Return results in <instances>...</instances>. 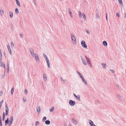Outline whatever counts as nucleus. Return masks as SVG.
Returning <instances> with one entry per match:
<instances>
[{
    "label": "nucleus",
    "instance_id": "nucleus-44",
    "mask_svg": "<svg viewBox=\"0 0 126 126\" xmlns=\"http://www.w3.org/2000/svg\"><path fill=\"white\" fill-rule=\"evenodd\" d=\"M8 110H6V112H5V115H7L8 114Z\"/></svg>",
    "mask_w": 126,
    "mask_h": 126
},
{
    "label": "nucleus",
    "instance_id": "nucleus-17",
    "mask_svg": "<svg viewBox=\"0 0 126 126\" xmlns=\"http://www.w3.org/2000/svg\"><path fill=\"white\" fill-rule=\"evenodd\" d=\"M9 14H10V18L12 17L13 16V14L12 12L11 11L9 13Z\"/></svg>",
    "mask_w": 126,
    "mask_h": 126
},
{
    "label": "nucleus",
    "instance_id": "nucleus-35",
    "mask_svg": "<svg viewBox=\"0 0 126 126\" xmlns=\"http://www.w3.org/2000/svg\"><path fill=\"white\" fill-rule=\"evenodd\" d=\"M0 14L2 15L4 13V11L3 10H1L0 11Z\"/></svg>",
    "mask_w": 126,
    "mask_h": 126
},
{
    "label": "nucleus",
    "instance_id": "nucleus-3",
    "mask_svg": "<svg viewBox=\"0 0 126 126\" xmlns=\"http://www.w3.org/2000/svg\"><path fill=\"white\" fill-rule=\"evenodd\" d=\"M71 37L74 43L75 44L76 43V40L75 36L73 35H71Z\"/></svg>",
    "mask_w": 126,
    "mask_h": 126
},
{
    "label": "nucleus",
    "instance_id": "nucleus-61",
    "mask_svg": "<svg viewBox=\"0 0 126 126\" xmlns=\"http://www.w3.org/2000/svg\"><path fill=\"white\" fill-rule=\"evenodd\" d=\"M91 126H96L95 125L93 124Z\"/></svg>",
    "mask_w": 126,
    "mask_h": 126
},
{
    "label": "nucleus",
    "instance_id": "nucleus-41",
    "mask_svg": "<svg viewBox=\"0 0 126 126\" xmlns=\"http://www.w3.org/2000/svg\"><path fill=\"white\" fill-rule=\"evenodd\" d=\"M54 107H52V108H50L49 110V111L50 112L52 111L54 109Z\"/></svg>",
    "mask_w": 126,
    "mask_h": 126
},
{
    "label": "nucleus",
    "instance_id": "nucleus-30",
    "mask_svg": "<svg viewBox=\"0 0 126 126\" xmlns=\"http://www.w3.org/2000/svg\"><path fill=\"white\" fill-rule=\"evenodd\" d=\"M39 124V122L38 121H36L35 123V125L37 126Z\"/></svg>",
    "mask_w": 126,
    "mask_h": 126
},
{
    "label": "nucleus",
    "instance_id": "nucleus-40",
    "mask_svg": "<svg viewBox=\"0 0 126 126\" xmlns=\"http://www.w3.org/2000/svg\"><path fill=\"white\" fill-rule=\"evenodd\" d=\"M110 70L112 73H113L114 72V71L113 70L110 69Z\"/></svg>",
    "mask_w": 126,
    "mask_h": 126
},
{
    "label": "nucleus",
    "instance_id": "nucleus-19",
    "mask_svg": "<svg viewBox=\"0 0 126 126\" xmlns=\"http://www.w3.org/2000/svg\"><path fill=\"white\" fill-rule=\"evenodd\" d=\"M16 3L17 5L19 7L20 6V3H19L18 0L17 1H16Z\"/></svg>",
    "mask_w": 126,
    "mask_h": 126
},
{
    "label": "nucleus",
    "instance_id": "nucleus-23",
    "mask_svg": "<svg viewBox=\"0 0 126 126\" xmlns=\"http://www.w3.org/2000/svg\"><path fill=\"white\" fill-rule=\"evenodd\" d=\"M82 62L85 65H86V62L83 59L82 60Z\"/></svg>",
    "mask_w": 126,
    "mask_h": 126
},
{
    "label": "nucleus",
    "instance_id": "nucleus-62",
    "mask_svg": "<svg viewBox=\"0 0 126 126\" xmlns=\"http://www.w3.org/2000/svg\"><path fill=\"white\" fill-rule=\"evenodd\" d=\"M9 72V68L7 69V72L8 73Z\"/></svg>",
    "mask_w": 126,
    "mask_h": 126
},
{
    "label": "nucleus",
    "instance_id": "nucleus-21",
    "mask_svg": "<svg viewBox=\"0 0 126 126\" xmlns=\"http://www.w3.org/2000/svg\"><path fill=\"white\" fill-rule=\"evenodd\" d=\"M89 123L91 126L93 124V122L91 120H89Z\"/></svg>",
    "mask_w": 126,
    "mask_h": 126
},
{
    "label": "nucleus",
    "instance_id": "nucleus-22",
    "mask_svg": "<svg viewBox=\"0 0 126 126\" xmlns=\"http://www.w3.org/2000/svg\"><path fill=\"white\" fill-rule=\"evenodd\" d=\"M72 121H73V123L74 124L76 125V124H77V122L76 121L74 120L73 119Z\"/></svg>",
    "mask_w": 126,
    "mask_h": 126
},
{
    "label": "nucleus",
    "instance_id": "nucleus-49",
    "mask_svg": "<svg viewBox=\"0 0 126 126\" xmlns=\"http://www.w3.org/2000/svg\"><path fill=\"white\" fill-rule=\"evenodd\" d=\"M2 91H1L0 92V96H1V95H2Z\"/></svg>",
    "mask_w": 126,
    "mask_h": 126
},
{
    "label": "nucleus",
    "instance_id": "nucleus-2",
    "mask_svg": "<svg viewBox=\"0 0 126 126\" xmlns=\"http://www.w3.org/2000/svg\"><path fill=\"white\" fill-rule=\"evenodd\" d=\"M81 44L82 46L84 48H86L87 47L85 44V42L84 41H82L81 42Z\"/></svg>",
    "mask_w": 126,
    "mask_h": 126
},
{
    "label": "nucleus",
    "instance_id": "nucleus-52",
    "mask_svg": "<svg viewBox=\"0 0 126 126\" xmlns=\"http://www.w3.org/2000/svg\"><path fill=\"white\" fill-rule=\"evenodd\" d=\"M45 59H46V61H47L49 60V59H48V58H47V57L46 58H45Z\"/></svg>",
    "mask_w": 126,
    "mask_h": 126
},
{
    "label": "nucleus",
    "instance_id": "nucleus-54",
    "mask_svg": "<svg viewBox=\"0 0 126 126\" xmlns=\"http://www.w3.org/2000/svg\"><path fill=\"white\" fill-rule=\"evenodd\" d=\"M117 96L118 98L120 97H121L120 95L118 94H117Z\"/></svg>",
    "mask_w": 126,
    "mask_h": 126
},
{
    "label": "nucleus",
    "instance_id": "nucleus-47",
    "mask_svg": "<svg viewBox=\"0 0 126 126\" xmlns=\"http://www.w3.org/2000/svg\"><path fill=\"white\" fill-rule=\"evenodd\" d=\"M3 100H2L0 103V106H2V104L3 103Z\"/></svg>",
    "mask_w": 126,
    "mask_h": 126
},
{
    "label": "nucleus",
    "instance_id": "nucleus-25",
    "mask_svg": "<svg viewBox=\"0 0 126 126\" xmlns=\"http://www.w3.org/2000/svg\"><path fill=\"white\" fill-rule=\"evenodd\" d=\"M1 66L4 67V68H5V65L4 63H1Z\"/></svg>",
    "mask_w": 126,
    "mask_h": 126
},
{
    "label": "nucleus",
    "instance_id": "nucleus-45",
    "mask_svg": "<svg viewBox=\"0 0 126 126\" xmlns=\"http://www.w3.org/2000/svg\"><path fill=\"white\" fill-rule=\"evenodd\" d=\"M85 31L87 33H88V34H90V32L89 31H87V30H85Z\"/></svg>",
    "mask_w": 126,
    "mask_h": 126
},
{
    "label": "nucleus",
    "instance_id": "nucleus-63",
    "mask_svg": "<svg viewBox=\"0 0 126 126\" xmlns=\"http://www.w3.org/2000/svg\"><path fill=\"white\" fill-rule=\"evenodd\" d=\"M0 54H2L1 52V50L0 49Z\"/></svg>",
    "mask_w": 126,
    "mask_h": 126
},
{
    "label": "nucleus",
    "instance_id": "nucleus-11",
    "mask_svg": "<svg viewBox=\"0 0 126 126\" xmlns=\"http://www.w3.org/2000/svg\"><path fill=\"white\" fill-rule=\"evenodd\" d=\"M101 64L104 68H106V64L105 63H102Z\"/></svg>",
    "mask_w": 126,
    "mask_h": 126
},
{
    "label": "nucleus",
    "instance_id": "nucleus-32",
    "mask_svg": "<svg viewBox=\"0 0 126 126\" xmlns=\"http://www.w3.org/2000/svg\"><path fill=\"white\" fill-rule=\"evenodd\" d=\"M82 16H83L84 19L86 20V18L85 15L84 14H83Z\"/></svg>",
    "mask_w": 126,
    "mask_h": 126
},
{
    "label": "nucleus",
    "instance_id": "nucleus-24",
    "mask_svg": "<svg viewBox=\"0 0 126 126\" xmlns=\"http://www.w3.org/2000/svg\"><path fill=\"white\" fill-rule=\"evenodd\" d=\"M96 18H97V19L99 18V15L97 13H96Z\"/></svg>",
    "mask_w": 126,
    "mask_h": 126
},
{
    "label": "nucleus",
    "instance_id": "nucleus-27",
    "mask_svg": "<svg viewBox=\"0 0 126 126\" xmlns=\"http://www.w3.org/2000/svg\"><path fill=\"white\" fill-rule=\"evenodd\" d=\"M14 91V88L13 87L11 89V93L12 95Z\"/></svg>",
    "mask_w": 126,
    "mask_h": 126
},
{
    "label": "nucleus",
    "instance_id": "nucleus-64",
    "mask_svg": "<svg viewBox=\"0 0 126 126\" xmlns=\"http://www.w3.org/2000/svg\"><path fill=\"white\" fill-rule=\"evenodd\" d=\"M34 3H35V0H34Z\"/></svg>",
    "mask_w": 126,
    "mask_h": 126
},
{
    "label": "nucleus",
    "instance_id": "nucleus-4",
    "mask_svg": "<svg viewBox=\"0 0 126 126\" xmlns=\"http://www.w3.org/2000/svg\"><path fill=\"white\" fill-rule=\"evenodd\" d=\"M69 102L70 105L71 106H74L75 104V102L74 101H73L72 100H70L69 101Z\"/></svg>",
    "mask_w": 126,
    "mask_h": 126
},
{
    "label": "nucleus",
    "instance_id": "nucleus-36",
    "mask_svg": "<svg viewBox=\"0 0 126 126\" xmlns=\"http://www.w3.org/2000/svg\"><path fill=\"white\" fill-rule=\"evenodd\" d=\"M118 0L120 4H123L122 0Z\"/></svg>",
    "mask_w": 126,
    "mask_h": 126
},
{
    "label": "nucleus",
    "instance_id": "nucleus-13",
    "mask_svg": "<svg viewBox=\"0 0 126 126\" xmlns=\"http://www.w3.org/2000/svg\"><path fill=\"white\" fill-rule=\"evenodd\" d=\"M103 44L104 46H107V43L105 41H104L103 42Z\"/></svg>",
    "mask_w": 126,
    "mask_h": 126
},
{
    "label": "nucleus",
    "instance_id": "nucleus-56",
    "mask_svg": "<svg viewBox=\"0 0 126 126\" xmlns=\"http://www.w3.org/2000/svg\"><path fill=\"white\" fill-rule=\"evenodd\" d=\"M0 126H2V123L1 122H0Z\"/></svg>",
    "mask_w": 126,
    "mask_h": 126
},
{
    "label": "nucleus",
    "instance_id": "nucleus-34",
    "mask_svg": "<svg viewBox=\"0 0 126 126\" xmlns=\"http://www.w3.org/2000/svg\"><path fill=\"white\" fill-rule=\"evenodd\" d=\"M46 119H47V118H46V117L45 116L44 117H43V122H44V121H46Z\"/></svg>",
    "mask_w": 126,
    "mask_h": 126
},
{
    "label": "nucleus",
    "instance_id": "nucleus-60",
    "mask_svg": "<svg viewBox=\"0 0 126 126\" xmlns=\"http://www.w3.org/2000/svg\"><path fill=\"white\" fill-rule=\"evenodd\" d=\"M5 71L4 74L3 75V78H4V77H5Z\"/></svg>",
    "mask_w": 126,
    "mask_h": 126
},
{
    "label": "nucleus",
    "instance_id": "nucleus-55",
    "mask_svg": "<svg viewBox=\"0 0 126 126\" xmlns=\"http://www.w3.org/2000/svg\"><path fill=\"white\" fill-rule=\"evenodd\" d=\"M80 58L81 59V61L83 59V58L82 57V56H80Z\"/></svg>",
    "mask_w": 126,
    "mask_h": 126
},
{
    "label": "nucleus",
    "instance_id": "nucleus-26",
    "mask_svg": "<svg viewBox=\"0 0 126 126\" xmlns=\"http://www.w3.org/2000/svg\"><path fill=\"white\" fill-rule=\"evenodd\" d=\"M79 17L80 18L81 17H82V15H81V12L80 11H79Z\"/></svg>",
    "mask_w": 126,
    "mask_h": 126
},
{
    "label": "nucleus",
    "instance_id": "nucleus-18",
    "mask_svg": "<svg viewBox=\"0 0 126 126\" xmlns=\"http://www.w3.org/2000/svg\"><path fill=\"white\" fill-rule=\"evenodd\" d=\"M47 65L48 66L49 68H50V63L49 61H47Z\"/></svg>",
    "mask_w": 126,
    "mask_h": 126
},
{
    "label": "nucleus",
    "instance_id": "nucleus-46",
    "mask_svg": "<svg viewBox=\"0 0 126 126\" xmlns=\"http://www.w3.org/2000/svg\"><path fill=\"white\" fill-rule=\"evenodd\" d=\"M7 69H8L9 68V64H7Z\"/></svg>",
    "mask_w": 126,
    "mask_h": 126
},
{
    "label": "nucleus",
    "instance_id": "nucleus-9",
    "mask_svg": "<svg viewBox=\"0 0 126 126\" xmlns=\"http://www.w3.org/2000/svg\"><path fill=\"white\" fill-rule=\"evenodd\" d=\"M43 78L44 80L46 81L47 80V78L46 76L44 74H43Z\"/></svg>",
    "mask_w": 126,
    "mask_h": 126
},
{
    "label": "nucleus",
    "instance_id": "nucleus-31",
    "mask_svg": "<svg viewBox=\"0 0 126 126\" xmlns=\"http://www.w3.org/2000/svg\"><path fill=\"white\" fill-rule=\"evenodd\" d=\"M2 54L0 55V63H1V61H2Z\"/></svg>",
    "mask_w": 126,
    "mask_h": 126
},
{
    "label": "nucleus",
    "instance_id": "nucleus-33",
    "mask_svg": "<svg viewBox=\"0 0 126 126\" xmlns=\"http://www.w3.org/2000/svg\"><path fill=\"white\" fill-rule=\"evenodd\" d=\"M15 12L16 13L18 14L19 13V11L18 9L17 8H16L15 9Z\"/></svg>",
    "mask_w": 126,
    "mask_h": 126
},
{
    "label": "nucleus",
    "instance_id": "nucleus-28",
    "mask_svg": "<svg viewBox=\"0 0 126 126\" xmlns=\"http://www.w3.org/2000/svg\"><path fill=\"white\" fill-rule=\"evenodd\" d=\"M11 47H14V45L13 42H11Z\"/></svg>",
    "mask_w": 126,
    "mask_h": 126
},
{
    "label": "nucleus",
    "instance_id": "nucleus-59",
    "mask_svg": "<svg viewBox=\"0 0 126 126\" xmlns=\"http://www.w3.org/2000/svg\"><path fill=\"white\" fill-rule=\"evenodd\" d=\"M73 95H74L75 97H77V95H76L74 93H73Z\"/></svg>",
    "mask_w": 126,
    "mask_h": 126
},
{
    "label": "nucleus",
    "instance_id": "nucleus-5",
    "mask_svg": "<svg viewBox=\"0 0 126 126\" xmlns=\"http://www.w3.org/2000/svg\"><path fill=\"white\" fill-rule=\"evenodd\" d=\"M34 55L35 59L36 61L37 62H39L40 59L37 54L36 53H35Z\"/></svg>",
    "mask_w": 126,
    "mask_h": 126
},
{
    "label": "nucleus",
    "instance_id": "nucleus-6",
    "mask_svg": "<svg viewBox=\"0 0 126 126\" xmlns=\"http://www.w3.org/2000/svg\"><path fill=\"white\" fill-rule=\"evenodd\" d=\"M13 117L12 116H11L10 118V120L9 122V126H10L12 124L13 120Z\"/></svg>",
    "mask_w": 126,
    "mask_h": 126
},
{
    "label": "nucleus",
    "instance_id": "nucleus-38",
    "mask_svg": "<svg viewBox=\"0 0 126 126\" xmlns=\"http://www.w3.org/2000/svg\"><path fill=\"white\" fill-rule=\"evenodd\" d=\"M43 56L45 58H46L47 57V56H46L45 53H44L43 54Z\"/></svg>",
    "mask_w": 126,
    "mask_h": 126
},
{
    "label": "nucleus",
    "instance_id": "nucleus-39",
    "mask_svg": "<svg viewBox=\"0 0 126 126\" xmlns=\"http://www.w3.org/2000/svg\"><path fill=\"white\" fill-rule=\"evenodd\" d=\"M25 94H27L28 93L27 90L26 89H25Z\"/></svg>",
    "mask_w": 126,
    "mask_h": 126
},
{
    "label": "nucleus",
    "instance_id": "nucleus-58",
    "mask_svg": "<svg viewBox=\"0 0 126 126\" xmlns=\"http://www.w3.org/2000/svg\"><path fill=\"white\" fill-rule=\"evenodd\" d=\"M5 113L4 112L3 113V116H5Z\"/></svg>",
    "mask_w": 126,
    "mask_h": 126
},
{
    "label": "nucleus",
    "instance_id": "nucleus-8",
    "mask_svg": "<svg viewBox=\"0 0 126 126\" xmlns=\"http://www.w3.org/2000/svg\"><path fill=\"white\" fill-rule=\"evenodd\" d=\"M82 79V80L84 82V84L86 85H87V83L86 81V80H85V79L83 77H82V78H81Z\"/></svg>",
    "mask_w": 126,
    "mask_h": 126
},
{
    "label": "nucleus",
    "instance_id": "nucleus-57",
    "mask_svg": "<svg viewBox=\"0 0 126 126\" xmlns=\"http://www.w3.org/2000/svg\"><path fill=\"white\" fill-rule=\"evenodd\" d=\"M4 118H5V116H3V118H2V120L3 121H4Z\"/></svg>",
    "mask_w": 126,
    "mask_h": 126
},
{
    "label": "nucleus",
    "instance_id": "nucleus-12",
    "mask_svg": "<svg viewBox=\"0 0 126 126\" xmlns=\"http://www.w3.org/2000/svg\"><path fill=\"white\" fill-rule=\"evenodd\" d=\"M7 47H8V50H9V52L11 54H12V52H11V49H10V47L9 45H8V46Z\"/></svg>",
    "mask_w": 126,
    "mask_h": 126
},
{
    "label": "nucleus",
    "instance_id": "nucleus-16",
    "mask_svg": "<svg viewBox=\"0 0 126 126\" xmlns=\"http://www.w3.org/2000/svg\"><path fill=\"white\" fill-rule=\"evenodd\" d=\"M9 123V118H7V119L5 120V125H7V124H8Z\"/></svg>",
    "mask_w": 126,
    "mask_h": 126
},
{
    "label": "nucleus",
    "instance_id": "nucleus-53",
    "mask_svg": "<svg viewBox=\"0 0 126 126\" xmlns=\"http://www.w3.org/2000/svg\"><path fill=\"white\" fill-rule=\"evenodd\" d=\"M61 80L62 81H65V80H64L62 78V77H61Z\"/></svg>",
    "mask_w": 126,
    "mask_h": 126
},
{
    "label": "nucleus",
    "instance_id": "nucleus-50",
    "mask_svg": "<svg viewBox=\"0 0 126 126\" xmlns=\"http://www.w3.org/2000/svg\"><path fill=\"white\" fill-rule=\"evenodd\" d=\"M22 36H23V35H22V34H20V37L21 38H22Z\"/></svg>",
    "mask_w": 126,
    "mask_h": 126
},
{
    "label": "nucleus",
    "instance_id": "nucleus-15",
    "mask_svg": "<svg viewBox=\"0 0 126 126\" xmlns=\"http://www.w3.org/2000/svg\"><path fill=\"white\" fill-rule=\"evenodd\" d=\"M68 9H69V13H70V16L71 17H72V14L71 10L69 8Z\"/></svg>",
    "mask_w": 126,
    "mask_h": 126
},
{
    "label": "nucleus",
    "instance_id": "nucleus-20",
    "mask_svg": "<svg viewBox=\"0 0 126 126\" xmlns=\"http://www.w3.org/2000/svg\"><path fill=\"white\" fill-rule=\"evenodd\" d=\"M77 73H78V74H79V75L80 77L81 78H82V77H83L82 75L78 71H77Z\"/></svg>",
    "mask_w": 126,
    "mask_h": 126
},
{
    "label": "nucleus",
    "instance_id": "nucleus-7",
    "mask_svg": "<svg viewBox=\"0 0 126 126\" xmlns=\"http://www.w3.org/2000/svg\"><path fill=\"white\" fill-rule=\"evenodd\" d=\"M30 51L31 53V54L33 56V57H34V55L33 51L32 48H29Z\"/></svg>",
    "mask_w": 126,
    "mask_h": 126
},
{
    "label": "nucleus",
    "instance_id": "nucleus-48",
    "mask_svg": "<svg viewBox=\"0 0 126 126\" xmlns=\"http://www.w3.org/2000/svg\"><path fill=\"white\" fill-rule=\"evenodd\" d=\"M116 16L118 17H120V15L118 13H116Z\"/></svg>",
    "mask_w": 126,
    "mask_h": 126
},
{
    "label": "nucleus",
    "instance_id": "nucleus-42",
    "mask_svg": "<svg viewBox=\"0 0 126 126\" xmlns=\"http://www.w3.org/2000/svg\"><path fill=\"white\" fill-rule=\"evenodd\" d=\"M27 99L26 98V97H23V101L25 102H26V101Z\"/></svg>",
    "mask_w": 126,
    "mask_h": 126
},
{
    "label": "nucleus",
    "instance_id": "nucleus-1",
    "mask_svg": "<svg viewBox=\"0 0 126 126\" xmlns=\"http://www.w3.org/2000/svg\"><path fill=\"white\" fill-rule=\"evenodd\" d=\"M85 56L86 59V61H87V63L88 64L89 66H90L91 67L92 65L89 59L88 58V57L87 56Z\"/></svg>",
    "mask_w": 126,
    "mask_h": 126
},
{
    "label": "nucleus",
    "instance_id": "nucleus-43",
    "mask_svg": "<svg viewBox=\"0 0 126 126\" xmlns=\"http://www.w3.org/2000/svg\"><path fill=\"white\" fill-rule=\"evenodd\" d=\"M80 96L79 95H78V96H77V97H76V98H78V99L79 100H80Z\"/></svg>",
    "mask_w": 126,
    "mask_h": 126
},
{
    "label": "nucleus",
    "instance_id": "nucleus-29",
    "mask_svg": "<svg viewBox=\"0 0 126 126\" xmlns=\"http://www.w3.org/2000/svg\"><path fill=\"white\" fill-rule=\"evenodd\" d=\"M124 16L123 17V19L126 18V12H125L124 13Z\"/></svg>",
    "mask_w": 126,
    "mask_h": 126
},
{
    "label": "nucleus",
    "instance_id": "nucleus-10",
    "mask_svg": "<svg viewBox=\"0 0 126 126\" xmlns=\"http://www.w3.org/2000/svg\"><path fill=\"white\" fill-rule=\"evenodd\" d=\"M50 121L48 120H47L45 122V123L47 125L50 124Z\"/></svg>",
    "mask_w": 126,
    "mask_h": 126
},
{
    "label": "nucleus",
    "instance_id": "nucleus-14",
    "mask_svg": "<svg viewBox=\"0 0 126 126\" xmlns=\"http://www.w3.org/2000/svg\"><path fill=\"white\" fill-rule=\"evenodd\" d=\"M37 111L38 112V113L40 112V109L39 107H37L36 108Z\"/></svg>",
    "mask_w": 126,
    "mask_h": 126
},
{
    "label": "nucleus",
    "instance_id": "nucleus-37",
    "mask_svg": "<svg viewBox=\"0 0 126 126\" xmlns=\"http://www.w3.org/2000/svg\"><path fill=\"white\" fill-rule=\"evenodd\" d=\"M5 108H6V110H9L8 108L7 107L6 105H5Z\"/></svg>",
    "mask_w": 126,
    "mask_h": 126
},
{
    "label": "nucleus",
    "instance_id": "nucleus-51",
    "mask_svg": "<svg viewBox=\"0 0 126 126\" xmlns=\"http://www.w3.org/2000/svg\"><path fill=\"white\" fill-rule=\"evenodd\" d=\"M106 19L107 20H108V17H107V13H106Z\"/></svg>",
    "mask_w": 126,
    "mask_h": 126
}]
</instances>
